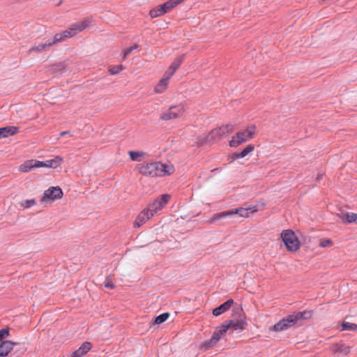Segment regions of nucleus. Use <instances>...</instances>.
<instances>
[{"label": "nucleus", "mask_w": 357, "mask_h": 357, "mask_svg": "<svg viewBox=\"0 0 357 357\" xmlns=\"http://www.w3.org/2000/svg\"><path fill=\"white\" fill-rule=\"evenodd\" d=\"M137 167L140 174L151 177L170 175L174 172L173 165H166L159 162L142 163L139 164Z\"/></svg>", "instance_id": "nucleus-1"}, {"label": "nucleus", "mask_w": 357, "mask_h": 357, "mask_svg": "<svg viewBox=\"0 0 357 357\" xmlns=\"http://www.w3.org/2000/svg\"><path fill=\"white\" fill-rule=\"evenodd\" d=\"M312 317L311 311L296 312L288 315L287 317L281 319L279 322L274 324L269 328V331L274 332H281L289 329L294 326L298 321L303 319H309Z\"/></svg>", "instance_id": "nucleus-2"}, {"label": "nucleus", "mask_w": 357, "mask_h": 357, "mask_svg": "<svg viewBox=\"0 0 357 357\" xmlns=\"http://www.w3.org/2000/svg\"><path fill=\"white\" fill-rule=\"evenodd\" d=\"M256 130L257 128L255 126H250L246 129L238 132L229 141V146L236 148L241 144L252 139L256 134Z\"/></svg>", "instance_id": "nucleus-3"}, {"label": "nucleus", "mask_w": 357, "mask_h": 357, "mask_svg": "<svg viewBox=\"0 0 357 357\" xmlns=\"http://www.w3.org/2000/svg\"><path fill=\"white\" fill-rule=\"evenodd\" d=\"M281 238L289 252H296L301 244L295 233L291 229L284 230L281 233Z\"/></svg>", "instance_id": "nucleus-4"}, {"label": "nucleus", "mask_w": 357, "mask_h": 357, "mask_svg": "<svg viewBox=\"0 0 357 357\" xmlns=\"http://www.w3.org/2000/svg\"><path fill=\"white\" fill-rule=\"evenodd\" d=\"M185 112V109L183 105H172L160 114V119L162 121L178 119L184 115Z\"/></svg>", "instance_id": "nucleus-5"}, {"label": "nucleus", "mask_w": 357, "mask_h": 357, "mask_svg": "<svg viewBox=\"0 0 357 357\" xmlns=\"http://www.w3.org/2000/svg\"><path fill=\"white\" fill-rule=\"evenodd\" d=\"M228 331V326H224L222 324L220 327L217 328L214 331L211 338L206 342H204L202 348L204 350H208L212 347H213L215 344L220 340V337L225 335Z\"/></svg>", "instance_id": "nucleus-6"}, {"label": "nucleus", "mask_w": 357, "mask_h": 357, "mask_svg": "<svg viewBox=\"0 0 357 357\" xmlns=\"http://www.w3.org/2000/svg\"><path fill=\"white\" fill-rule=\"evenodd\" d=\"M170 197V195L168 194L162 195L148 206L147 208L151 213H153V216L165 206L169 202Z\"/></svg>", "instance_id": "nucleus-7"}, {"label": "nucleus", "mask_w": 357, "mask_h": 357, "mask_svg": "<svg viewBox=\"0 0 357 357\" xmlns=\"http://www.w3.org/2000/svg\"><path fill=\"white\" fill-rule=\"evenodd\" d=\"M63 192L59 187H50L46 190L40 199L42 203H52L56 199H61Z\"/></svg>", "instance_id": "nucleus-8"}, {"label": "nucleus", "mask_w": 357, "mask_h": 357, "mask_svg": "<svg viewBox=\"0 0 357 357\" xmlns=\"http://www.w3.org/2000/svg\"><path fill=\"white\" fill-rule=\"evenodd\" d=\"M232 131L233 126L231 125H223L212 130L208 135V140L219 139L222 136L231 132Z\"/></svg>", "instance_id": "nucleus-9"}, {"label": "nucleus", "mask_w": 357, "mask_h": 357, "mask_svg": "<svg viewBox=\"0 0 357 357\" xmlns=\"http://www.w3.org/2000/svg\"><path fill=\"white\" fill-rule=\"evenodd\" d=\"M91 22L89 20L85 19L80 22H77L75 23L72 24L69 26L70 31H71V34L73 36H75L78 33L84 30L86 27L89 26Z\"/></svg>", "instance_id": "nucleus-10"}, {"label": "nucleus", "mask_w": 357, "mask_h": 357, "mask_svg": "<svg viewBox=\"0 0 357 357\" xmlns=\"http://www.w3.org/2000/svg\"><path fill=\"white\" fill-rule=\"evenodd\" d=\"M152 217L153 213H151L148 208H146L139 213L135 219L134 226L139 227Z\"/></svg>", "instance_id": "nucleus-11"}, {"label": "nucleus", "mask_w": 357, "mask_h": 357, "mask_svg": "<svg viewBox=\"0 0 357 357\" xmlns=\"http://www.w3.org/2000/svg\"><path fill=\"white\" fill-rule=\"evenodd\" d=\"M63 158L61 156H56L54 158L51 160H47L46 161H39V168L40 167H47V168H56L59 167L63 162Z\"/></svg>", "instance_id": "nucleus-12"}, {"label": "nucleus", "mask_w": 357, "mask_h": 357, "mask_svg": "<svg viewBox=\"0 0 357 357\" xmlns=\"http://www.w3.org/2000/svg\"><path fill=\"white\" fill-rule=\"evenodd\" d=\"M183 55L176 58L169 66L168 70L164 73L167 77H171L180 67L183 60Z\"/></svg>", "instance_id": "nucleus-13"}, {"label": "nucleus", "mask_w": 357, "mask_h": 357, "mask_svg": "<svg viewBox=\"0 0 357 357\" xmlns=\"http://www.w3.org/2000/svg\"><path fill=\"white\" fill-rule=\"evenodd\" d=\"M257 211L256 208H238L229 211L230 216L238 215L241 218H248L250 214Z\"/></svg>", "instance_id": "nucleus-14"}, {"label": "nucleus", "mask_w": 357, "mask_h": 357, "mask_svg": "<svg viewBox=\"0 0 357 357\" xmlns=\"http://www.w3.org/2000/svg\"><path fill=\"white\" fill-rule=\"evenodd\" d=\"M332 350L335 354L338 355L346 356L351 351V347L346 345L342 342L333 344L332 346Z\"/></svg>", "instance_id": "nucleus-15"}, {"label": "nucleus", "mask_w": 357, "mask_h": 357, "mask_svg": "<svg viewBox=\"0 0 357 357\" xmlns=\"http://www.w3.org/2000/svg\"><path fill=\"white\" fill-rule=\"evenodd\" d=\"M234 304V301L232 299H229L218 307H215L213 310V314L215 317L220 316L224 312L229 310V309Z\"/></svg>", "instance_id": "nucleus-16"}, {"label": "nucleus", "mask_w": 357, "mask_h": 357, "mask_svg": "<svg viewBox=\"0 0 357 357\" xmlns=\"http://www.w3.org/2000/svg\"><path fill=\"white\" fill-rule=\"evenodd\" d=\"M169 79V77H167L166 75H163V77L160 79L159 82L154 87V92L155 93H164L168 87Z\"/></svg>", "instance_id": "nucleus-17"}, {"label": "nucleus", "mask_w": 357, "mask_h": 357, "mask_svg": "<svg viewBox=\"0 0 357 357\" xmlns=\"http://www.w3.org/2000/svg\"><path fill=\"white\" fill-rule=\"evenodd\" d=\"M33 168H39V161L36 160H29L25 161L19 167L21 172H28Z\"/></svg>", "instance_id": "nucleus-18"}, {"label": "nucleus", "mask_w": 357, "mask_h": 357, "mask_svg": "<svg viewBox=\"0 0 357 357\" xmlns=\"http://www.w3.org/2000/svg\"><path fill=\"white\" fill-rule=\"evenodd\" d=\"M224 326H228L229 328H232L234 331L243 330L245 328L246 322L244 320L236 321H227L223 323Z\"/></svg>", "instance_id": "nucleus-19"}, {"label": "nucleus", "mask_w": 357, "mask_h": 357, "mask_svg": "<svg viewBox=\"0 0 357 357\" xmlns=\"http://www.w3.org/2000/svg\"><path fill=\"white\" fill-rule=\"evenodd\" d=\"M15 343L11 341H3L0 344V357H6L13 350Z\"/></svg>", "instance_id": "nucleus-20"}, {"label": "nucleus", "mask_w": 357, "mask_h": 357, "mask_svg": "<svg viewBox=\"0 0 357 357\" xmlns=\"http://www.w3.org/2000/svg\"><path fill=\"white\" fill-rule=\"evenodd\" d=\"M54 44L53 41H50L45 43H40L37 45H33L30 48L29 52H36V53H40L43 52H45L50 49L51 46H52Z\"/></svg>", "instance_id": "nucleus-21"}, {"label": "nucleus", "mask_w": 357, "mask_h": 357, "mask_svg": "<svg viewBox=\"0 0 357 357\" xmlns=\"http://www.w3.org/2000/svg\"><path fill=\"white\" fill-rule=\"evenodd\" d=\"M339 218L342 222L351 224L357 223V213H345L339 215Z\"/></svg>", "instance_id": "nucleus-22"}, {"label": "nucleus", "mask_w": 357, "mask_h": 357, "mask_svg": "<svg viewBox=\"0 0 357 357\" xmlns=\"http://www.w3.org/2000/svg\"><path fill=\"white\" fill-rule=\"evenodd\" d=\"M73 37L71 34V31H70L69 28L65 31H63L61 33H56L54 35V40H52L54 44L57 43H61L65 40L67 38H70Z\"/></svg>", "instance_id": "nucleus-23"}, {"label": "nucleus", "mask_w": 357, "mask_h": 357, "mask_svg": "<svg viewBox=\"0 0 357 357\" xmlns=\"http://www.w3.org/2000/svg\"><path fill=\"white\" fill-rule=\"evenodd\" d=\"M184 0H169L168 1L165 2L163 4H161V9H162V11L164 13H166L169 11H170L172 9H173L174 7H176L177 5L182 3Z\"/></svg>", "instance_id": "nucleus-24"}, {"label": "nucleus", "mask_w": 357, "mask_h": 357, "mask_svg": "<svg viewBox=\"0 0 357 357\" xmlns=\"http://www.w3.org/2000/svg\"><path fill=\"white\" fill-rule=\"evenodd\" d=\"M1 130L2 132L3 137L5 138L18 133L19 128L16 126H6L1 128Z\"/></svg>", "instance_id": "nucleus-25"}, {"label": "nucleus", "mask_w": 357, "mask_h": 357, "mask_svg": "<svg viewBox=\"0 0 357 357\" xmlns=\"http://www.w3.org/2000/svg\"><path fill=\"white\" fill-rule=\"evenodd\" d=\"M228 216H230L229 211L217 213L212 215L209 222L211 223H214L216 221H218V220L228 217Z\"/></svg>", "instance_id": "nucleus-26"}, {"label": "nucleus", "mask_w": 357, "mask_h": 357, "mask_svg": "<svg viewBox=\"0 0 357 357\" xmlns=\"http://www.w3.org/2000/svg\"><path fill=\"white\" fill-rule=\"evenodd\" d=\"M342 331H357V324L350 322H343L342 324Z\"/></svg>", "instance_id": "nucleus-27"}, {"label": "nucleus", "mask_w": 357, "mask_h": 357, "mask_svg": "<svg viewBox=\"0 0 357 357\" xmlns=\"http://www.w3.org/2000/svg\"><path fill=\"white\" fill-rule=\"evenodd\" d=\"M160 8L161 6L160 5H159L155 8L150 10L149 14L152 18H155L165 14L164 12L162 11V9H161Z\"/></svg>", "instance_id": "nucleus-28"}, {"label": "nucleus", "mask_w": 357, "mask_h": 357, "mask_svg": "<svg viewBox=\"0 0 357 357\" xmlns=\"http://www.w3.org/2000/svg\"><path fill=\"white\" fill-rule=\"evenodd\" d=\"M169 317V314L167 312L162 313L155 318L154 324H160L165 322Z\"/></svg>", "instance_id": "nucleus-29"}, {"label": "nucleus", "mask_w": 357, "mask_h": 357, "mask_svg": "<svg viewBox=\"0 0 357 357\" xmlns=\"http://www.w3.org/2000/svg\"><path fill=\"white\" fill-rule=\"evenodd\" d=\"M124 68L123 65L112 66L109 67L108 70L111 75H116L124 70Z\"/></svg>", "instance_id": "nucleus-30"}, {"label": "nucleus", "mask_w": 357, "mask_h": 357, "mask_svg": "<svg viewBox=\"0 0 357 357\" xmlns=\"http://www.w3.org/2000/svg\"><path fill=\"white\" fill-rule=\"evenodd\" d=\"M255 149V146L253 144L248 145L241 152H239L240 157L241 158L248 155L250 153L252 152Z\"/></svg>", "instance_id": "nucleus-31"}, {"label": "nucleus", "mask_w": 357, "mask_h": 357, "mask_svg": "<svg viewBox=\"0 0 357 357\" xmlns=\"http://www.w3.org/2000/svg\"><path fill=\"white\" fill-rule=\"evenodd\" d=\"M128 154L130 159L134 161H139L140 158L144 155V153L137 151H129Z\"/></svg>", "instance_id": "nucleus-32"}, {"label": "nucleus", "mask_w": 357, "mask_h": 357, "mask_svg": "<svg viewBox=\"0 0 357 357\" xmlns=\"http://www.w3.org/2000/svg\"><path fill=\"white\" fill-rule=\"evenodd\" d=\"M91 349V344L89 342H84L79 348V352L85 355Z\"/></svg>", "instance_id": "nucleus-33"}, {"label": "nucleus", "mask_w": 357, "mask_h": 357, "mask_svg": "<svg viewBox=\"0 0 357 357\" xmlns=\"http://www.w3.org/2000/svg\"><path fill=\"white\" fill-rule=\"evenodd\" d=\"M138 47L139 46L137 45H134L126 48L123 53V59L125 60L126 57L132 52L133 50L137 49Z\"/></svg>", "instance_id": "nucleus-34"}, {"label": "nucleus", "mask_w": 357, "mask_h": 357, "mask_svg": "<svg viewBox=\"0 0 357 357\" xmlns=\"http://www.w3.org/2000/svg\"><path fill=\"white\" fill-rule=\"evenodd\" d=\"M333 245V242L329 238L321 239L319 242L321 248H329Z\"/></svg>", "instance_id": "nucleus-35"}, {"label": "nucleus", "mask_w": 357, "mask_h": 357, "mask_svg": "<svg viewBox=\"0 0 357 357\" xmlns=\"http://www.w3.org/2000/svg\"><path fill=\"white\" fill-rule=\"evenodd\" d=\"M36 200L32 199H27V200L24 201L23 203H21V206L24 208H30L31 206L36 205Z\"/></svg>", "instance_id": "nucleus-36"}, {"label": "nucleus", "mask_w": 357, "mask_h": 357, "mask_svg": "<svg viewBox=\"0 0 357 357\" xmlns=\"http://www.w3.org/2000/svg\"><path fill=\"white\" fill-rule=\"evenodd\" d=\"M10 335L8 329L3 328L0 331V340L7 338Z\"/></svg>", "instance_id": "nucleus-37"}, {"label": "nucleus", "mask_w": 357, "mask_h": 357, "mask_svg": "<svg viewBox=\"0 0 357 357\" xmlns=\"http://www.w3.org/2000/svg\"><path fill=\"white\" fill-rule=\"evenodd\" d=\"M104 285L105 287L107 288H109V289H114L115 287V285L114 284V283H112L109 278H107L105 282H104Z\"/></svg>", "instance_id": "nucleus-38"}, {"label": "nucleus", "mask_w": 357, "mask_h": 357, "mask_svg": "<svg viewBox=\"0 0 357 357\" xmlns=\"http://www.w3.org/2000/svg\"><path fill=\"white\" fill-rule=\"evenodd\" d=\"M238 158H241L240 157V153L238 152H236V153H233L231 155H230V157H229V159H230L229 162H233L235 160L238 159Z\"/></svg>", "instance_id": "nucleus-39"}, {"label": "nucleus", "mask_w": 357, "mask_h": 357, "mask_svg": "<svg viewBox=\"0 0 357 357\" xmlns=\"http://www.w3.org/2000/svg\"><path fill=\"white\" fill-rule=\"evenodd\" d=\"M83 356L84 354L81 353V351L79 352V349H78L73 352L70 357H82Z\"/></svg>", "instance_id": "nucleus-40"}, {"label": "nucleus", "mask_w": 357, "mask_h": 357, "mask_svg": "<svg viewBox=\"0 0 357 357\" xmlns=\"http://www.w3.org/2000/svg\"><path fill=\"white\" fill-rule=\"evenodd\" d=\"M241 310H241V308L237 307V308H236V309H234V310H233V312H234V313H237V312H241Z\"/></svg>", "instance_id": "nucleus-41"}, {"label": "nucleus", "mask_w": 357, "mask_h": 357, "mask_svg": "<svg viewBox=\"0 0 357 357\" xmlns=\"http://www.w3.org/2000/svg\"><path fill=\"white\" fill-rule=\"evenodd\" d=\"M68 131H63V132H61L60 133V135H61V136H64V135H66V134H68Z\"/></svg>", "instance_id": "nucleus-42"}]
</instances>
